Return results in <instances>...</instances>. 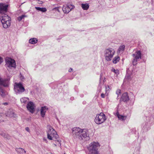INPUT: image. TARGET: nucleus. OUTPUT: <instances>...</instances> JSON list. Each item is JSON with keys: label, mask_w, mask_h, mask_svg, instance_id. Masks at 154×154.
<instances>
[{"label": "nucleus", "mask_w": 154, "mask_h": 154, "mask_svg": "<svg viewBox=\"0 0 154 154\" xmlns=\"http://www.w3.org/2000/svg\"><path fill=\"white\" fill-rule=\"evenodd\" d=\"M115 53V51L112 48L106 49L104 51V56L106 60L108 61H110Z\"/></svg>", "instance_id": "obj_4"}, {"label": "nucleus", "mask_w": 154, "mask_h": 154, "mask_svg": "<svg viewBox=\"0 0 154 154\" xmlns=\"http://www.w3.org/2000/svg\"><path fill=\"white\" fill-rule=\"evenodd\" d=\"M54 146H57V145L55 144H54Z\"/></svg>", "instance_id": "obj_42"}, {"label": "nucleus", "mask_w": 154, "mask_h": 154, "mask_svg": "<svg viewBox=\"0 0 154 154\" xmlns=\"http://www.w3.org/2000/svg\"><path fill=\"white\" fill-rule=\"evenodd\" d=\"M129 100V96L127 92L123 93L120 100L121 101H123L125 102H127Z\"/></svg>", "instance_id": "obj_11"}, {"label": "nucleus", "mask_w": 154, "mask_h": 154, "mask_svg": "<svg viewBox=\"0 0 154 154\" xmlns=\"http://www.w3.org/2000/svg\"><path fill=\"white\" fill-rule=\"evenodd\" d=\"M11 21H2L3 27L4 28H7L9 27L11 25Z\"/></svg>", "instance_id": "obj_14"}, {"label": "nucleus", "mask_w": 154, "mask_h": 154, "mask_svg": "<svg viewBox=\"0 0 154 154\" xmlns=\"http://www.w3.org/2000/svg\"><path fill=\"white\" fill-rule=\"evenodd\" d=\"M26 17V16L25 15H22L21 16H19L17 18V20L19 21H20L24 17Z\"/></svg>", "instance_id": "obj_28"}, {"label": "nucleus", "mask_w": 154, "mask_h": 154, "mask_svg": "<svg viewBox=\"0 0 154 154\" xmlns=\"http://www.w3.org/2000/svg\"><path fill=\"white\" fill-rule=\"evenodd\" d=\"M26 108L28 111L33 113L35 111L34 104L31 101L29 102L26 106Z\"/></svg>", "instance_id": "obj_10"}, {"label": "nucleus", "mask_w": 154, "mask_h": 154, "mask_svg": "<svg viewBox=\"0 0 154 154\" xmlns=\"http://www.w3.org/2000/svg\"><path fill=\"white\" fill-rule=\"evenodd\" d=\"M116 94L118 95V97L119 95L121 94V90H118L116 91Z\"/></svg>", "instance_id": "obj_31"}, {"label": "nucleus", "mask_w": 154, "mask_h": 154, "mask_svg": "<svg viewBox=\"0 0 154 154\" xmlns=\"http://www.w3.org/2000/svg\"><path fill=\"white\" fill-rule=\"evenodd\" d=\"M112 72H113L116 74L118 75L119 73V71L118 69H115L114 68H112L111 69Z\"/></svg>", "instance_id": "obj_27"}, {"label": "nucleus", "mask_w": 154, "mask_h": 154, "mask_svg": "<svg viewBox=\"0 0 154 154\" xmlns=\"http://www.w3.org/2000/svg\"><path fill=\"white\" fill-rule=\"evenodd\" d=\"M125 47L124 45L120 46L118 49V51L119 52L123 51L124 50Z\"/></svg>", "instance_id": "obj_26"}, {"label": "nucleus", "mask_w": 154, "mask_h": 154, "mask_svg": "<svg viewBox=\"0 0 154 154\" xmlns=\"http://www.w3.org/2000/svg\"><path fill=\"white\" fill-rule=\"evenodd\" d=\"M35 8L37 10L43 12H45L47 11V9L45 8H41L39 7H35Z\"/></svg>", "instance_id": "obj_23"}, {"label": "nucleus", "mask_w": 154, "mask_h": 154, "mask_svg": "<svg viewBox=\"0 0 154 154\" xmlns=\"http://www.w3.org/2000/svg\"><path fill=\"white\" fill-rule=\"evenodd\" d=\"M110 89V87L109 85L106 86V92L107 91H109Z\"/></svg>", "instance_id": "obj_30"}, {"label": "nucleus", "mask_w": 154, "mask_h": 154, "mask_svg": "<svg viewBox=\"0 0 154 154\" xmlns=\"http://www.w3.org/2000/svg\"><path fill=\"white\" fill-rule=\"evenodd\" d=\"M6 116L7 117H15L14 116V113L11 110H9L6 113Z\"/></svg>", "instance_id": "obj_17"}, {"label": "nucleus", "mask_w": 154, "mask_h": 154, "mask_svg": "<svg viewBox=\"0 0 154 154\" xmlns=\"http://www.w3.org/2000/svg\"><path fill=\"white\" fill-rule=\"evenodd\" d=\"M48 110V108L46 106L42 107L41 109V115L42 117H44L45 115V113Z\"/></svg>", "instance_id": "obj_13"}, {"label": "nucleus", "mask_w": 154, "mask_h": 154, "mask_svg": "<svg viewBox=\"0 0 154 154\" xmlns=\"http://www.w3.org/2000/svg\"><path fill=\"white\" fill-rule=\"evenodd\" d=\"M120 60V57L118 56H116L112 60V62L116 64Z\"/></svg>", "instance_id": "obj_25"}, {"label": "nucleus", "mask_w": 154, "mask_h": 154, "mask_svg": "<svg viewBox=\"0 0 154 154\" xmlns=\"http://www.w3.org/2000/svg\"><path fill=\"white\" fill-rule=\"evenodd\" d=\"M62 9L65 13H68L70 11V10H69L66 6L63 5Z\"/></svg>", "instance_id": "obj_21"}, {"label": "nucleus", "mask_w": 154, "mask_h": 154, "mask_svg": "<svg viewBox=\"0 0 154 154\" xmlns=\"http://www.w3.org/2000/svg\"><path fill=\"white\" fill-rule=\"evenodd\" d=\"M101 97H102V98H104V97H105V94H104L103 93H102L101 94Z\"/></svg>", "instance_id": "obj_37"}, {"label": "nucleus", "mask_w": 154, "mask_h": 154, "mask_svg": "<svg viewBox=\"0 0 154 154\" xmlns=\"http://www.w3.org/2000/svg\"><path fill=\"white\" fill-rule=\"evenodd\" d=\"M25 130L27 131H28V132H29V128L28 127H26L25 128Z\"/></svg>", "instance_id": "obj_36"}, {"label": "nucleus", "mask_w": 154, "mask_h": 154, "mask_svg": "<svg viewBox=\"0 0 154 154\" xmlns=\"http://www.w3.org/2000/svg\"><path fill=\"white\" fill-rule=\"evenodd\" d=\"M1 104L2 105H4L5 106H7L8 104V102H5L2 103Z\"/></svg>", "instance_id": "obj_34"}, {"label": "nucleus", "mask_w": 154, "mask_h": 154, "mask_svg": "<svg viewBox=\"0 0 154 154\" xmlns=\"http://www.w3.org/2000/svg\"><path fill=\"white\" fill-rule=\"evenodd\" d=\"M5 15L1 17L0 18L1 20V21H11L10 20V18L7 15H6L5 14H4Z\"/></svg>", "instance_id": "obj_16"}, {"label": "nucleus", "mask_w": 154, "mask_h": 154, "mask_svg": "<svg viewBox=\"0 0 154 154\" xmlns=\"http://www.w3.org/2000/svg\"><path fill=\"white\" fill-rule=\"evenodd\" d=\"M72 134L75 138H78L82 139V137H86L88 136V130L86 129H82L79 128L75 127L72 129Z\"/></svg>", "instance_id": "obj_1"}, {"label": "nucleus", "mask_w": 154, "mask_h": 154, "mask_svg": "<svg viewBox=\"0 0 154 154\" xmlns=\"http://www.w3.org/2000/svg\"><path fill=\"white\" fill-rule=\"evenodd\" d=\"M6 64L5 66L6 67L11 68L13 67L14 68H16V63L15 61L9 58H6L5 60Z\"/></svg>", "instance_id": "obj_6"}, {"label": "nucleus", "mask_w": 154, "mask_h": 154, "mask_svg": "<svg viewBox=\"0 0 154 154\" xmlns=\"http://www.w3.org/2000/svg\"><path fill=\"white\" fill-rule=\"evenodd\" d=\"M54 9L58 11V12H59V8L58 7H56L54 8Z\"/></svg>", "instance_id": "obj_38"}, {"label": "nucleus", "mask_w": 154, "mask_h": 154, "mask_svg": "<svg viewBox=\"0 0 154 154\" xmlns=\"http://www.w3.org/2000/svg\"><path fill=\"white\" fill-rule=\"evenodd\" d=\"M100 146V145L98 142H94L91 143L87 147L89 154H99L98 150Z\"/></svg>", "instance_id": "obj_3"}, {"label": "nucleus", "mask_w": 154, "mask_h": 154, "mask_svg": "<svg viewBox=\"0 0 154 154\" xmlns=\"http://www.w3.org/2000/svg\"><path fill=\"white\" fill-rule=\"evenodd\" d=\"M3 62V59L1 57H0V65Z\"/></svg>", "instance_id": "obj_35"}, {"label": "nucleus", "mask_w": 154, "mask_h": 154, "mask_svg": "<svg viewBox=\"0 0 154 154\" xmlns=\"http://www.w3.org/2000/svg\"><path fill=\"white\" fill-rule=\"evenodd\" d=\"M38 42V40L35 38H31L29 39V42L30 43L34 44Z\"/></svg>", "instance_id": "obj_20"}, {"label": "nucleus", "mask_w": 154, "mask_h": 154, "mask_svg": "<svg viewBox=\"0 0 154 154\" xmlns=\"http://www.w3.org/2000/svg\"><path fill=\"white\" fill-rule=\"evenodd\" d=\"M57 1H60V0H56Z\"/></svg>", "instance_id": "obj_43"}, {"label": "nucleus", "mask_w": 154, "mask_h": 154, "mask_svg": "<svg viewBox=\"0 0 154 154\" xmlns=\"http://www.w3.org/2000/svg\"><path fill=\"white\" fill-rule=\"evenodd\" d=\"M89 5L88 4H82L81 7L84 10H87L89 8Z\"/></svg>", "instance_id": "obj_19"}, {"label": "nucleus", "mask_w": 154, "mask_h": 154, "mask_svg": "<svg viewBox=\"0 0 154 154\" xmlns=\"http://www.w3.org/2000/svg\"><path fill=\"white\" fill-rule=\"evenodd\" d=\"M66 6L68 7L69 10H70V11L75 8V6L72 5H67Z\"/></svg>", "instance_id": "obj_29"}, {"label": "nucleus", "mask_w": 154, "mask_h": 154, "mask_svg": "<svg viewBox=\"0 0 154 154\" xmlns=\"http://www.w3.org/2000/svg\"><path fill=\"white\" fill-rule=\"evenodd\" d=\"M141 52L140 51L136 52L135 54H133V55L134 57L133 60V63L134 66L137 64V62L139 59H141Z\"/></svg>", "instance_id": "obj_9"}, {"label": "nucleus", "mask_w": 154, "mask_h": 154, "mask_svg": "<svg viewBox=\"0 0 154 154\" xmlns=\"http://www.w3.org/2000/svg\"><path fill=\"white\" fill-rule=\"evenodd\" d=\"M0 135L7 139H9L10 138V136L8 134H5L3 132H0Z\"/></svg>", "instance_id": "obj_24"}, {"label": "nucleus", "mask_w": 154, "mask_h": 154, "mask_svg": "<svg viewBox=\"0 0 154 154\" xmlns=\"http://www.w3.org/2000/svg\"><path fill=\"white\" fill-rule=\"evenodd\" d=\"M9 5L5 3H0V14H5L8 11Z\"/></svg>", "instance_id": "obj_8"}, {"label": "nucleus", "mask_w": 154, "mask_h": 154, "mask_svg": "<svg viewBox=\"0 0 154 154\" xmlns=\"http://www.w3.org/2000/svg\"><path fill=\"white\" fill-rule=\"evenodd\" d=\"M106 119L105 115L103 113L97 114L95 119V122L97 124L103 122Z\"/></svg>", "instance_id": "obj_5"}, {"label": "nucleus", "mask_w": 154, "mask_h": 154, "mask_svg": "<svg viewBox=\"0 0 154 154\" xmlns=\"http://www.w3.org/2000/svg\"><path fill=\"white\" fill-rule=\"evenodd\" d=\"M14 89L15 90H17L19 93H22L25 91L24 88L20 82L16 83L14 85Z\"/></svg>", "instance_id": "obj_7"}, {"label": "nucleus", "mask_w": 154, "mask_h": 154, "mask_svg": "<svg viewBox=\"0 0 154 154\" xmlns=\"http://www.w3.org/2000/svg\"><path fill=\"white\" fill-rule=\"evenodd\" d=\"M15 150L18 154H25L26 152V151L22 148H16Z\"/></svg>", "instance_id": "obj_15"}, {"label": "nucleus", "mask_w": 154, "mask_h": 154, "mask_svg": "<svg viewBox=\"0 0 154 154\" xmlns=\"http://www.w3.org/2000/svg\"><path fill=\"white\" fill-rule=\"evenodd\" d=\"M20 79L21 80L23 81L24 79V78L23 76L21 73H20Z\"/></svg>", "instance_id": "obj_33"}, {"label": "nucleus", "mask_w": 154, "mask_h": 154, "mask_svg": "<svg viewBox=\"0 0 154 154\" xmlns=\"http://www.w3.org/2000/svg\"><path fill=\"white\" fill-rule=\"evenodd\" d=\"M38 1V3H39V4H42L43 3L42 2L40 1L39 0Z\"/></svg>", "instance_id": "obj_39"}, {"label": "nucleus", "mask_w": 154, "mask_h": 154, "mask_svg": "<svg viewBox=\"0 0 154 154\" xmlns=\"http://www.w3.org/2000/svg\"><path fill=\"white\" fill-rule=\"evenodd\" d=\"M2 144L1 143V142H0V147L1 146H2Z\"/></svg>", "instance_id": "obj_41"}, {"label": "nucleus", "mask_w": 154, "mask_h": 154, "mask_svg": "<svg viewBox=\"0 0 154 154\" xmlns=\"http://www.w3.org/2000/svg\"><path fill=\"white\" fill-rule=\"evenodd\" d=\"M117 115L119 119L121 120H124L126 119L127 118V116H126L119 115L118 112L117 113Z\"/></svg>", "instance_id": "obj_18"}, {"label": "nucleus", "mask_w": 154, "mask_h": 154, "mask_svg": "<svg viewBox=\"0 0 154 154\" xmlns=\"http://www.w3.org/2000/svg\"><path fill=\"white\" fill-rule=\"evenodd\" d=\"M64 154H65V153H64Z\"/></svg>", "instance_id": "obj_44"}, {"label": "nucleus", "mask_w": 154, "mask_h": 154, "mask_svg": "<svg viewBox=\"0 0 154 154\" xmlns=\"http://www.w3.org/2000/svg\"><path fill=\"white\" fill-rule=\"evenodd\" d=\"M72 71V68H70V69L69 70V72H71Z\"/></svg>", "instance_id": "obj_40"}, {"label": "nucleus", "mask_w": 154, "mask_h": 154, "mask_svg": "<svg viewBox=\"0 0 154 154\" xmlns=\"http://www.w3.org/2000/svg\"><path fill=\"white\" fill-rule=\"evenodd\" d=\"M48 131L47 132V137L50 140H53L56 142V143L59 146L61 144L58 140L59 136L56 131L50 125H48Z\"/></svg>", "instance_id": "obj_2"}, {"label": "nucleus", "mask_w": 154, "mask_h": 154, "mask_svg": "<svg viewBox=\"0 0 154 154\" xmlns=\"http://www.w3.org/2000/svg\"><path fill=\"white\" fill-rule=\"evenodd\" d=\"M20 100L21 103H26L29 100V99L28 97H24L21 98Z\"/></svg>", "instance_id": "obj_22"}, {"label": "nucleus", "mask_w": 154, "mask_h": 154, "mask_svg": "<svg viewBox=\"0 0 154 154\" xmlns=\"http://www.w3.org/2000/svg\"><path fill=\"white\" fill-rule=\"evenodd\" d=\"M132 78V74L131 73H128L127 72V73L126 75V76H125V78L124 80V81L125 82L127 81L128 82H129L130 81Z\"/></svg>", "instance_id": "obj_12"}, {"label": "nucleus", "mask_w": 154, "mask_h": 154, "mask_svg": "<svg viewBox=\"0 0 154 154\" xmlns=\"http://www.w3.org/2000/svg\"><path fill=\"white\" fill-rule=\"evenodd\" d=\"M3 121V117L2 115L0 114V122Z\"/></svg>", "instance_id": "obj_32"}]
</instances>
